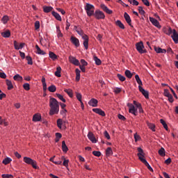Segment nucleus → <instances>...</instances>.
<instances>
[{
    "mask_svg": "<svg viewBox=\"0 0 178 178\" xmlns=\"http://www.w3.org/2000/svg\"><path fill=\"white\" fill-rule=\"evenodd\" d=\"M127 106L129 108V113H132L134 116H137V115H138V111H137V108L133 105V104L128 103Z\"/></svg>",
    "mask_w": 178,
    "mask_h": 178,
    "instance_id": "obj_5",
    "label": "nucleus"
},
{
    "mask_svg": "<svg viewBox=\"0 0 178 178\" xmlns=\"http://www.w3.org/2000/svg\"><path fill=\"white\" fill-rule=\"evenodd\" d=\"M128 2H129V3H131L134 6H138L139 3L138 1H137V0H128Z\"/></svg>",
    "mask_w": 178,
    "mask_h": 178,
    "instance_id": "obj_51",
    "label": "nucleus"
},
{
    "mask_svg": "<svg viewBox=\"0 0 178 178\" xmlns=\"http://www.w3.org/2000/svg\"><path fill=\"white\" fill-rule=\"evenodd\" d=\"M14 47L15 49L19 50V43H17V41L16 40L14 41Z\"/></svg>",
    "mask_w": 178,
    "mask_h": 178,
    "instance_id": "obj_64",
    "label": "nucleus"
},
{
    "mask_svg": "<svg viewBox=\"0 0 178 178\" xmlns=\"http://www.w3.org/2000/svg\"><path fill=\"white\" fill-rule=\"evenodd\" d=\"M51 14L55 17V19H56V20H58V22H62V17L58 13L52 11Z\"/></svg>",
    "mask_w": 178,
    "mask_h": 178,
    "instance_id": "obj_24",
    "label": "nucleus"
},
{
    "mask_svg": "<svg viewBox=\"0 0 178 178\" xmlns=\"http://www.w3.org/2000/svg\"><path fill=\"white\" fill-rule=\"evenodd\" d=\"M124 74L128 79H131L133 77V74H131V72L129 70H125Z\"/></svg>",
    "mask_w": 178,
    "mask_h": 178,
    "instance_id": "obj_37",
    "label": "nucleus"
},
{
    "mask_svg": "<svg viewBox=\"0 0 178 178\" xmlns=\"http://www.w3.org/2000/svg\"><path fill=\"white\" fill-rule=\"evenodd\" d=\"M127 106L129 108V113H132L134 116H137V115H138V111H137V108L133 105V104L128 103Z\"/></svg>",
    "mask_w": 178,
    "mask_h": 178,
    "instance_id": "obj_7",
    "label": "nucleus"
},
{
    "mask_svg": "<svg viewBox=\"0 0 178 178\" xmlns=\"http://www.w3.org/2000/svg\"><path fill=\"white\" fill-rule=\"evenodd\" d=\"M135 79L136 81V83H138V84H139V87L141 86H143V81H141V79H140V76H138V74L135 75Z\"/></svg>",
    "mask_w": 178,
    "mask_h": 178,
    "instance_id": "obj_38",
    "label": "nucleus"
},
{
    "mask_svg": "<svg viewBox=\"0 0 178 178\" xmlns=\"http://www.w3.org/2000/svg\"><path fill=\"white\" fill-rule=\"evenodd\" d=\"M56 33L58 38H62L63 37V33L60 31V27L56 26Z\"/></svg>",
    "mask_w": 178,
    "mask_h": 178,
    "instance_id": "obj_26",
    "label": "nucleus"
},
{
    "mask_svg": "<svg viewBox=\"0 0 178 178\" xmlns=\"http://www.w3.org/2000/svg\"><path fill=\"white\" fill-rule=\"evenodd\" d=\"M12 162V159L10 157H6L5 159L3 160L2 163L3 165H9Z\"/></svg>",
    "mask_w": 178,
    "mask_h": 178,
    "instance_id": "obj_31",
    "label": "nucleus"
},
{
    "mask_svg": "<svg viewBox=\"0 0 178 178\" xmlns=\"http://www.w3.org/2000/svg\"><path fill=\"white\" fill-rule=\"evenodd\" d=\"M42 83L43 87V90L47 91V83L45 82V78H42Z\"/></svg>",
    "mask_w": 178,
    "mask_h": 178,
    "instance_id": "obj_46",
    "label": "nucleus"
},
{
    "mask_svg": "<svg viewBox=\"0 0 178 178\" xmlns=\"http://www.w3.org/2000/svg\"><path fill=\"white\" fill-rule=\"evenodd\" d=\"M115 24H116V26L120 27V29H122V30H124V24H123V23H122V21L117 20L115 22Z\"/></svg>",
    "mask_w": 178,
    "mask_h": 178,
    "instance_id": "obj_30",
    "label": "nucleus"
},
{
    "mask_svg": "<svg viewBox=\"0 0 178 178\" xmlns=\"http://www.w3.org/2000/svg\"><path fill=\"white\" fill-rule=\"evenodd\" d=\"M56 97H58V99L62 101L63 102H66V99L63 98V96L60 94H56Z\"/></svg>",
    "mask_w": 178,
    "mask_h": 178,
    "instance_id": "obj_52",
    "label": "nucleus"
},
{
    "mask_svg": "<svg viewBox=\"0 0 178 178\" xmlns=\"http://www.w3.org/2000/svg\"><path fill=\"white\" fill-rule=\"evenodd\" d=\"M124 17L127 22V23L131 27H133V25H131V18H130V15L127 14V13H124Z\"/></svg>",
    "mask_w": 178,
    "mask_h": 178,
    "instance_id": "obj_18",
    "label": "nucleus"
},
{
    "mask_svg": "<svg viewBox=\"0 0 178 178\" xmlns=\"http://www.w3.org/2000/svg\"><path fill=\"white\" fill-rule=\"evenodd\" d=\"M113 154V151L112 150V147H108L106 150V156H111Z\"/></svg>",
    "mask_w": 178,
    "mask_h": 178,
    "instance_id": "obj_35",
    "label": "nucleus"
},
{
    "mask_svg": "<svg viewBox=\"0 0 178 178\" xmlns=\"http://www.w3.org/2000/svg\"><path fill=\"white\" fill-rule=\"evenodd\" d=\"M49 58L52 59L53 60H55L58 57L56 56V54H55L54 52L50 51L49 52Z\"/></svg>",
    "mask_w": 178,
    "mask_h": 178,
    "instance_id": "obj_49",
    "label": "nucleus"
},
{
    "mask_svg": "<svg viewBox=\"0 0 178 178\" xmlns=\"http://www.w3.org/2000/svg\"><path fill=\"white\" fill-rule=\"evenodd\" d=\"M1 35L4 38H9L10 37V31H5L4 32L1 33Z\"/></svg>",
    "mask_w": 178,
    "mask_h": 178,
    "instance_id": "obj_27",
    "label": "nucleus"
},
{
    "mask_svg": "<svg viewBox=\"0 0 178 178\" xmlns=\"http://www.w3.org/2000/svg\"><path fill=\"white\" fill-rule=\"evenodd\" d=\"M154 51L157 54H166V49H162L161 47H154Z\"/></svg>",
    "mask_w": 178,
    "mask_h": 178,
    "instance_id": "obj_25",
    "label": "nucleus"
},
{
    "mask_svg": "<svg viewBox=\"0 0 178 178\" xmlns=\"http://www.w3.org/2000/svg\"><path fill=\"white\" fill-rule=\"evenodd\" d=\"M138 12L140 15H145V11L144 10V9H143L142 6L138 7Z\"/></svg>",
    "mask_w": 178,
    "mask_h": 178,
    "instance_id": "obj_53",
    "label": "nucleus"
},
{
    "mask_svg": "<svg viewBox=\"0 0 178 178\" xmlns=\"http://www.w3.org/2000/svg\"><path fill=\"white\" fill-rule=\"evenodd\" d=\"M28 65H33V58L30 56L26 57Z\"/></svg>",
    "mask_w": 178,
    "mask_h": 178,
    "instance_id": "obj_48",
    "label": "nucleus"
},
{
    "mask_svg": "<svg viewBox=\"0 0 178 178\" xmlns=\"http://www.w3.org/2000/svg\"><path fill=\"white\" fill-rule=\"evenodd\" d=\"M60 72H62V68L60 67H58L56 68V72L54 73L55 76H56V77H60Z\"/></svg>",
    "mask_w": 178,
    "mask_h": 178,
    "instance_id": "obj_34",
    "label": "nucleus"
},
{
    "mask_svg": "<svg viewBox=\"0 0 178 178\" xmlns=\"http://www.w3.org/2000/svg\"><path fill=\"white\" fill-rule=\"evenodd\" d=\"M93 15L95 16V17H96L98 20H99L100 19H105V14L104 13V12L99 10H97L95 13L93 14Z\"/></svg>",
    "mask_w": 178,
    "mask_h": 178,
    "instance_id": "obj_9",
    "label": "nucleus"
},
{
    "mask_svg": "<svg viewBox=\"0 0 178 178\" xmlns=\"http://www.w3.org/2000/svg\"><path fill=\"white\" fill-rule=\"evenodd\" d=\"M92 154L95 155V156H101V152H99V151H93Z\"/></svg>",
    "mask_w": 178,
    "mask_h": 178,
    "instance_id": "obj_58",
    "label": "nucleus"
},
{
    "mask_svg": "<svg viewBox=\"0 0 178 178\" xmlns=\"http://www.w3.org/2000/svg\"><path fill=\"white\" fill-rule=\"evenodd\" d=\"M175 44H178V33L175 29H173L172 35H171Z\"/></svg>",
    "mask_w": 178,
    "mask_h": 178,
    "instance_id": "obj_16",
    "label": "nucleus"
},
{
    "mask_svg": "<svg viewBox=\"0 0 178 178\" xmlns=\"http://www.w3.org/2000/svg\"><path fill=\"white\" fill-rule=\"evenodd\" d=\"M127 106L129 108V113H132L134 116H137V115H138V111H137V108L133 105V104L128 103Z\"/></svg>",
    "mask_w": 178,
    "mask_h": 178,
    "instance_id": "obj_6",
    "label": "nucleus"
},
{
    "mask_svg": "<svg viewBox=\"0 0 178 178\" xmlns=\"http://www.w3.org/2000/svg\"><path fill=\"white\" fill-rule=\"evenodd\" d=\"M88 138L93 143V144H95L97 143V139H95V136H94V134H92V132H89L88 134Z\"/></svg>",
    "mask_w": 178,
    "mask_h": 178,
    "instance_id": "obj_20",
    "label": "nucleus"
},
{
    "mask_svg": "<svg viewBox=\"0 0 178 178\" xmlns=\"http://www.w3.org/2000/svg\"><path fill=\"white\" fill-rule=\"evenodd\" d=\"M35 30H38V29H40V21H36L35 22Z\"/></svg>",
    "mask_w": 178,
    "mask_h": 178,
    "instance_id": "obj_60",
    "label": "nucleus"
},
{
    "mask_svg": "<svg viewBox=\"0 0 178 178\" xmlns=\"http://www.w3.org/2000/svg\"><path fill=\"white\" fill-rule=\"evenodd\" d=\"M50 111L49 115L52 116L53 115H58L59 113V102L56 99L51 97L49 100Z\"/></svg>",
    "mask_w": 178,
    "mask_h": 178,
    "instance_id": "obj_1",
    "label": "nucleus"
},
{
    "mask_svg": "<svg viewBox=\"0 0 178 178\" xmlns=\"http://www.w3.org/2000/svg\"><path fill=\"white\" fill-rule=\"evenodd\" d=\"M160 122L161 123V124H163L164 129L168 131V124H166L165 120L161 119V120H160Z\"/></svg>",
    "mask_w": 178,
    "mask_h": 178,
    "instance_id": "obj_50",
    "label": "nucleus"
},
{
    "mask_svg": "<svg viewBox=\"0 0 178 178\" xmlns=\"http://www.w3.org/2000/svg\"><path fill=\"white\" fill-rule=\"evenodd\" d=\"M48 90L50 92H55V91H56V86H55V85H51L48 88Z\"/></svg>",
    "mask_w": 178,
    "mask_h": 178,
    "instance_id": "obj_42",
    "label": "nucleus"
},
{
    "mask_svg": "<svg viewBox=\"0 0 178 178\" xmlns=\"http://www.w3.org/2000/svg\"><path fill=\"white\" fill-rule=\"evenodd\" d=\"M139 88V91L140 92H142L143 95H144L145 98H146L147 99H148V98H149V93L148 91L145 90L143 88H142L141 86H138Z\"/></svg>",
    "mask_w": 178,
    "mask_h": 178,
    "instance_id": "obj_17",
    "label": "nucleus"
},
{
    "mask_svg": "<svg viewBox=\"0 0 178 178\" xmlns=\"http://www.w3.org/2000/svg\"><path fill=\"white\" fill-rule=\"evenodd\" d=\"M6 86H8V90H12L13 88V84L12 83V81L6 79Z\"/></svg>",
    "mask_w": 178,
    "mask_h": 178,
    "instance_id": "obj_28",
    "label": "nucleus"
},
{
    "mask_svg": "<svg viewBox=\"0 0 178 178\" xmlns=\"http://www.w3.org/2000/svg\"><path fill=\"white\" fill-rule=\"evenodd\" d=\"M136 47L139 54H146L147 50L144 49V44L143 42L136 43Z\"/></svg>",
    "mask_w": 178,
    "mask_h": 178,
    "instance_id": "obj_8",
    "label": "nucleus"
},
{
    "mask_svg": "<svg viewBox=\"0 0 178 178\" xmlns=\"http://www.w3.org/2000/svg\"><path fill=\"white\" fill-rule=\"evenodd\" d=\"M104 135L107 140H111V136L109 135V133H108V131H105Z\"/></svg>",
    "mask_w": 178,
    "mask_h": 178,
    "instance_id": "obj_55",
    "label": "nucleus"
},
{
    "mask_svg": "<svg viewBox=\"0 0 178 178\" xmlns=\"http://www.w3.org/2000/svg\"><path fill=\"white\" fill-rule=\"evenodd\" d=\"M13 79L15 81H22V80H23V77H22V76H20L19 74H17L13 76Z\"/></svg>",
    "mask_w": 178,
    "mask_h": 178,
    "instance_id": "obj_36",
    "label": "nucleus"
},
{
    "mask_svg": "<svg viewBox=\"0 0 178 178\" xmlns=\"http://www.w3.org/2000/svg\"><path fill=\"white\" fill-rule=\"evenodd\" d=\"M149 21L151 22V23L153 24V26H155V27H157L158 29H161L159 22H158L156 20V19H155L152 17H149Z\"/></svg>",
    "mask_w": 178,
    "mask_h": 178,
    "instance_id": "obj_13",
    "label": "nucleus"
},
{
    "mask_svg": "<svg viewBox=\"0 0 178 178\" xmlns=\"http://www.w3.org/2000/svg\"><path fill=\"white\" fill-rule=\"evenodd\" d=\"M147 124L149 129H150V130L155 131V124L150 123L149 122H147Z\"/></svg>",
    "mask_w": 178,
    "mask_h": 178,
    "instance_id": "obj_40",
    "label": "nucleus"
},
{
    "mask_svg": "<svg viewBox=\"0 0 178 178\" xmlns=\"http://www.w3.org/2000/svg\"><path fill=\"white\" fill-rule=\"evenodd\" d=\"M8 21L9 17H8V15H4L1 19V22L3 23V24H6Z\"/></svg>",
    "mask_w": 178,
    "mask_h": 178,
    "instance_id": "obj_43",
    "label": "nucleus"
},
{
    "mask_svg": "<svg viewBox=\"0 0 178 178\" xmlns=\"http://www.w3.org/2000/svg\"><path fill=\"white\" fill-rule=\"evenodd\" d=\"M141 162L147 166V169H149V170H150V172H154L152 167H151V165H149V163H148V161H147V160L142 159Z\"/></svg>",
    "mask_w": 178,
    "mask_h": 178,
    "instance_id": "obj_22",
    "label": "nucleus"
},
{
    "mask_svg": "<svg viewBox=\"0 0 178 178\" xmlns=\"http://www.w3.org/2000/svg\"><path fill=\"white\" fill-rule=\"evenodd\" d=\"M159 154L161 156H165V155H166L165 154V149L163 147H161L159 150Z\"/></svg>",
    "mask_w": 178,
    "mask_h": 178,
    "instance_id": "obj_44",
    "label": "nucleus"
},
{
    "mask_svg": "<svg viewBox=\"0 0 178 178\" xmlns=\"http://www.w3.org/2000/svg\"><path fill=\"white\" fill-rule=\"evenodd\" d=\"M1 177H3V178H13V175H9V174H3L1 175Z\"/></svg>",
    "mask_w": 178,
    "mask_h": 178,
    "instance_id": "obj_54",
    "label": "nucleus"
},
{
    "mask_svg": "<svg viewBox=\"0 0 178 178\" xmlns=\"http://www.w3.org/2000/svg\"><path fill=\"white\" fill-rule=\"evenodd\" d=\"M81 63L82 66H87V65H88V63H87V61H86L84 59L81 60Z\"/></svg>",
    "mask_w": 178,
    "mask_h": 178,
    "instance_id": "obj_61",
    "label": "nucleus"
},
{
    "mask_svg": "<svg viewBox=\"0 0 178 178\" xmlns=\"http://www.w3.org/2000/svg\"><path fill=\"white\" fill-rule=\"evenodd\" d=\"M23 87L26 90V91H29L30 90V84L29 83H24L23 85Z\"/></svg>",
    "mask_w": 178,
    "mask_h": 178,
    "instance_id": "obj_56",
    "label": "nucleus"
},
{
    "mask_svg": "<svg viewBox=\"0 0 178 178\" xmlns=\"http://www.w3.org/2000/svg\"><path fill=\"white\" fill-rule=\"evenodd\" d=\"M164 96L168 97L171 94L169 92V90H164Z\"/></svg>",
    "mask_w": 178,
    "mask_h": 178,
    "instance_id": "obj_57",
    "label": "nucleus"
},
{
    "mask_svg": "<svg viewBox=\"0 0 178 178\" xmlns=\"http://www.w3.org/2000/svg\"><path fill=\"white\" fill-rule=\"evenodd\" d=\"M52 10H54V8H52L51 6H43V11L44 12V13H49V12H52Z\"/></svg>",
    "mask_w": 178,
    "mask_h": 178,
    "instance_id": "obj_23",
    "label": "nucleus"
},
{
    "mask_svg": "<svg viewBox=\"0 0 178 178\" xmlns=\"http://www.w3.org/2000/svg\"><path fill=\"white\" fill-rule=\"evenodd\" d=\"M100 8L102 9V10H104V12L107 13V15H112L113 13V11L108 9V6H106L105 4H101Z\"/></svg>",
    "mask_w": 178,
    "mask_h": 178,
    "instance_id": "obj_12",
    "label": "nucleus"
},
{
    "mask_svg": "<svg viewBox=\"0 0 178 178\" xmlns=\"http://www.w3.org/2000/svg\"><path fill=\"white\" fill-rule=\"evenodd\" d=\"M93 59H94L96 65H97V66H99V65H101L102 61L99 58H98V57H97V56H94Z\"/></svg>",
    "mask_w": 178,
    "mask_h": 178,
    "instance_id": "obj_41",
    "label": "nucleus"
},
{
    "mask_svg": "<svg viewBox=\"0 0 178 178\" xmlns=\"http://www.w3.org/2000/svg\"><path fill=\"white\" fill-rule=\"evenodd\" d=\"M75 72H76V81H80V73H81V71L80 70H79L78 68H76L75 70Z\"/></svg>",
    "mask_w": 178,
    "mask_h": 178,
    "instance_id": "obj_32",
    "label": "nucleus"
},
{
    "mask_svg": "<svg viewBox=\"0 0 178 178\" xmlns=\"http://www.w3.org/2000/svg\"><path fill=\"white\" fill-rule=\"evenodd\" d=\"M167 98H168V101L171 104L173 103V101H175V99H173V96L172 95H169Z\"/></svg>",
    "mask_w": 178,
    "mask_h": 178,
    "instance_id": "obj_63",
    "label": "nucleus"
},
{
    "mask_svg": "<svg viewBox=\"0 0 178 178\" xmlns=\"http://www.w3.org/2000/svg\"><path fill=\"white\" fill-rule=\"evenodd\" d=\"M88 105H90V106H92L93 108H97V106H98V100H97L96 99L92 98L88 102Z\"/></svg>",
    "mask_w": 178,
    "mask_h": 178,
    "instance_id": "obj_14",
    "label": "nucleus"
},
{
    "mask_svg": "<svg viewBox=\"0 0 178 178\" xmlns=\"http://www.w3.org/2000/svg\"><path fill=\"white\" fill-rule=\"evenodd\" d=\"M76 98L79 102H82L81 101V94L76 92Z\"/></svg>",
    "mask_w": 178,
    "mask_h": 178,
    "instance_id": "obj_62",
    "label": "nucleus"
},
{
    "mask_svg": "<svg viewBox=\"0 0 178 178\" xmlns=\"http://www.w3.org/2000/svg\"><path fill=\"white\" fill-rule=\"evenodd\" d=\"M138 156L139 158L140 161L141 162L142 159H144L145 156V153H144V150H143L141 147H138Z\"/></svg>",
    "mask_w": 178,
    "mask_h": 178,
    "instance_id": "obj_10",
    "label": "nucleus"
},
{
    "mask_svg": "<svg viewBox=\"0 0 178 178\" xmlns=\"http://www.w3.org/2000/svg\"><path fill=\"white\" fill-rule=\"evenodd\" d=\"M63 165V166H65V168H67V166H69V160L64 159Z\"/></svg>",
    "mask_w": 178,
    "mask_h": 178,
    "instance_id": "obj_59",
    "label": "nucleus"
},
{
    "mask_svg": "<svg viewBox=\"0 0 178 178\" xmlns=\"http://www.w3.org/2000/svg\"><path fill=\"white\" fill-rule=\"evenodd\" d=\"M64 91L69 95V97H70V98L73 97V91L71 89H65Z\"/></svg>",
    "mask_w": 178,
    "mask_h": 178,
    "instance_id": "obj_39",
    "label": "nucleus"
},
{
    "mask_svg": "<svg viewBox=\"0 0 178 178\" xmlns=\"http://www.w3.org/2000/svg\"><path fill=\"white\" fill-rule=\"evenodd\" d=\"M62 149L63 152H67L69 150V148H67V145H66V142H65V140L62 142Z\"/></svg>",
    "mask_w": 178,
    "mask_h": 178,
    "instance_id": "obj_33",
    "label": "nucleus"
},
{
    "mask_svg": "<svg viewBox=\"0 0 178 178\" xmlns=\"http://www.w3.org/2000/svg\"><path fill=\"white\" fill-rule=\"evenodd\" d=\"M24 162H25V163H27L28 165H31L33 169H38V167H37V162L30 157L24 156Z\"/></svg>",
    "mask_w": 178,
    "mask_h": 178,
    "instance_id": "obj_4",
    "label": "nucleus"
},
{
    "mask_svg": "<svg viewBox=\"0 0 178 178\" xmlns=\"http://www.w3.org/2000/svg\"><path fill=\"white\" fill-rule=\"evenodd\" d=\"M92 112H95V113H97V115H99L100 116H105V111H102L101 108H92Z\"/></svg>",
    "mask_w": 178,
    "mask_h": 178,
    "instance_id": "obj_19",
    "label": "nucleus"
},
{
    "mask_svg": "<svg viewBox=\"0 0 178 178\" xmlns=\"http://www.w3.org/2000/svg\"><path fill=\"white\" fill-rule=\"evenodd\" d=\"M74 30L76 31L77 34L82 37L85 49H88V35L84 34V31H83V29L80 27L74 26Z\"/></svg>",
    "mask_w": 178,
    "mask_h": 178,
    "instance_id": "obj_2",
    "label": "nucleus"
},
{
    "mask_svg": "<svg viewBox=\"0 0 178 178\" xmlns=\"http://www.w3.org/2000/svg\"><path fill=\"white\" fill-rule=\"evenodd\" d=\"M41 119H42L41 114L36 113V114L33 115V122H40Z\"/></svg>",
    "mask_w": 178,
    "mask_h": 178,
    "instance_id": "obj_21",
    "label": "nucleus"
},
{
    "mask_svg": "<svg viewBox=\"0 0 178 178\" xmlns=\"http://www.w3.org/2000/svg\"><path fill=\"white\" fill-rule=\"evenodd\" d=\"M62 124H63V121L62 119L59 118L57 120V127L58 129H62Z\"/></svg>",
    "mask_w": 178,
    "mask_h": 178,
    "instance_id": "obj_45",
    "label": "nucleus"
},
{
    "mask_svg": "<svg viewBox=\"0 0 178 178\" xmlns=\"http://www.w3.org/2000/svg\"><path fill=\"white\" fill-rule=\"evenodd\" d=\"M69 60L70 63H72V65H74L75 66H79L80 65V61L75 58L74 56H70L69 57Z\"/></svg>",
    "mask_w": 178,
    "mask_h": 178,
    "instance_id": "obj_11",
    "label": "nucleus"
},
{
    "mask_svg": "<svg viewBox=\"0 0 178 178\" xmlns=\"http://www.w3.org/2000/svg\"><path fill=\"white\" fill-rule=\"evenodd\" d=\"M117 77H118V80H120V81H124L126 80V77H124V76H123L120 74H118Z\"/></svg>",
    "mask_w": 178,
    "mask_h": 178,
    "instance_id": "obj_47",
    "label": "nucleus"
},
{
    "mask_svg": "<svg viewBox=\"0 0 178 178\" xmlns=\"http://www.w3.org/2000/svg\"><path fill=\"white\" fill-rule=\"evenodd\" d=\"M70 41L75 47H80V41L77 39V38L72 36L70 38Z\"/></svg>",
    "mask_w": 178,
    "mask_h": 178,
    "instance_id": "obj_15",
    "label": "nucleus"
},
{
    "mask_svg": "<svg viewBox=\"0 0 178 178\" xmlns=\"http://www.w3.org/2000/svg\"><path fill=\"white\" fill-rule=\"evenodd\" d=\"M35 49H37V54H38V55H45V51L41 50L38 44L35 45Z\"/></svg>",
    "mask_w": 178,
    "mask_h": 178,
    "instance_id": "obj_29",
    "label": "nucleus"
},
{
    "mask_svg": "<svg viewBox=\"0 0 178 178\" xmlns=\"http://www.w3.org/2000/svg\"><path fill=\"white\" fill-rule=\"evenodd\" d=\"M84 9L86 11L87 15L89 16V17L93 16L94 10L95 9V7L93 5L86 3Z\"/></svg>",
    "mask_w": 178,
    "mask_h": 178,
    "instance_id": "obj_3",
    "label": "nucleus"
}]
</instances>
